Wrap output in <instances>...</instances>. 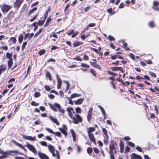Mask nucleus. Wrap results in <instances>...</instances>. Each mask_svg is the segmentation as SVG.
Listing matches in <instances>:
<instances>
[{"label":"nucleus","mask_w":159,"mask_h":159,"mask_svg":"<svg viewBox=\"0 0 159 159\" xmlns=\"http://www.w3.org/2000/svg\"><path fill=\"white\" fill-rule=\"evenodd\" d=\"M49 105L50 108L52 109L53 111H57V110L56 109V107L58 109L59 111L60 112L63 114L65 113V111L63 109H61V106L57 103H55L53 105L49 104Z\"/></svg>","instance_id":"obj_1"},{"label":"nucleus","mask_w":159,"mask_h":159,"mask_svg":"<svg viewBox=\"0 0 159 159\" xmlns=\"http://www.w3.org/2000/svg\"><path fill=\"white\" fill-rule=\"evenodd\" d=\"M117 144L113 140H111L110 141L109 143V151L110 152H113L114 151V152L116 153V152L117 149L116 147Z\"/></svg>","instance_id":"obj_2"},{"label":"nucleus","mask_w":159,"mask_h":159,"mask_svg":"<svg viewBox=\"0 0 159 159\" xmlns=\"http://www.w3.org/2000/svg\"><path fill=\"white\" fill-rule=\"evenodd\" d=\"M75 116H73L71 119L73 120V122L74 124H77L79 122H81L82 120V118L80 115L78 114H76L75 113Z\"/></svg>","instance_id":"obj_3"},{"label":"nucleus","mask_w":159,"mask_h":159,"mask_svg":"<svg viewBox=\"0 0 159 159\" xmlns=\"http://www.w3.org/2000/svg\"><path fill=\"white\" fill-rule=\"evenodd\" d=\"M11 8L10 6L4 4L2 7L1 9L3 13L5 14L10 10Z\"/></svg>","instance_id":"obj_4"},{"label":"nucleus","mask_w":159,"mask_h":159,"mask_svg":"<svg viewBox=\"0 0 159 159\" xmlns=\"http://www.w3.org/2000/svg\"><path fill=\"white\" fill-rule=\"evenodd\" d=\"M24 0H16L14 4V6L15 8L18 9Z\"/></svg>","instance_id":"obj_5"},{"label":"nucleus","mask_w":159,"mask_h":159,"mask_svg":"<svg viewBox=\"0 0 159 159\" xmlns=\"http://www.w3.org/2000/svg\"><path fill=\"white\" fill-rule=\"evenodd\" d=\"M25 146L27 147L33 153H35L37 152V151L33 145L28 144L25 145Z\"/></svg>","instance_id":"obj_6"},{"label":"nucleus","mask_w":159,"mask_h":159,"mask_svg":"<svg viewBox=\"0 0 159 159\" xmlns=\"http://www.w3.org/2000/svg\"><path fill=\"white\" fill-rule=\"evenodd\" d=\"M63 128H59V129L64 134L66 138V136L67 135V132L66 130L67 129L66 126L65 125H63Z\"/></svg>","instance_id":"obj_7"},{"label":"nucleus","mask_w":159,"mask_h":159,"mask_svg":"<svg viewBox=\"0 0 159 159\" xmlns=\"http://www.w3.org/2000/svg\"><path fill=\"white\" fill-rule=\"evenodd\" d=\"M21 135L23 137V138L25 139L32 141L36 140V139L34 137H32L31 136H26L23 134H21Z\"/></svg>","instance_id":"obj_8"},{"label":"nucleus","mask_w":159,"mask_h":159,"mask_svg":"<svg viewBox=\"0 0 159 159\" xmlns=\"http://www.w3.org/2000/svg\"><path fill=\"white\" fill-rule=\"evenodd\" d=\"M92 111L93 108L92 107L88 111V114L87 115V119L89 123H90V120H91L92 118Z\"/></svg>","instance_id":"obj_9"},{"label":"nucleus","mask_w":159,"mask_h":159,"mask_svg":"<svg viewBox=\"0 0 159 159\" xmlns=\"http://www.w3.org/2000/svg\"><path fill=\"white\" fill-rule=\"evenodd\" d=\"M38 155L41 159H48L49 157L45 154L42 153L40 152H38Z\"/></svg>","instance_id":"obj_10"},{"label":"nucleus","mask_w":159,"mask_h":159,"mask_svg":"<svg viewBox=\"0 0 159 159\" xmlns=\"http://www.w3.org/2000/svg\"><path fill=\"white\" fill-rule=\"evenodd\" d=\"M88 135L90 140L93 142L94 144H96V139L93 134H88Z\"/></svg>","instance_id":"obj_11"},{"label":"nucleus","mask_w":159,"mask_h":159,"mask_svg":"<svg viewBox=\"0 0 159 159\" xmlns=\"http://www.w3.org/2000/svg\"><path fill=\"white\" fill-rule=\"evenodd\" d=\"M73 108L71 107H68L67 108V111L68 112V115L71 118H72L73 116V114L71 111H73Z\"/></svg>","instance_id":"obj_12"},{"label":"nucleus","mask_w":159,"mask_h":159,"mask_svg":"<svg viewBox=\"0 0 159 159\" xmlns=\"http://www.w3.org/2000/svg\"><path fill=\"white\" fill-rule=\"evenodd\" d=\"M142 158L141 156L134 153L132 154L131 156V159H142Z\"/></svg>","instance_id":"obj_13"},{"label":"nucleus","mask_w":159,"mask_h":159,"mask_svg":"<svg viewBox=\"0 0 159 159\" xmlns=\"http://www.w3.org/2000/svg\"><path fill=\"white\" fill-rule=\"evenodd\" d=\"M91 65L94 67L98 69L99 70H101V68L99 65L97 64L96 62H92L90 61Z\"/></svg>","instance_id":"obj_14"},{"label":"nucleus","mask_w":159,"mask_h":159,"mask_svg":"<svg viewBox=\"0 0 159 159\" xmlns=\"http://www.w3.org/2000/svg\"><path fill=\"white\" fill-rule=\"evenodd\" d=\"M111 69H112L113 71H117L119 70L122 73L124 72V71L123 70L122 68L121 67H111Z\"/></svg>","instance_id":"obj_15"},{"label":"nucleus","mask_w":159,"mask_h":159,"mask_svg":"<svg viewBox=\"0 0 159 159\" xmlns=\"http://www.w3.org/2000/svg\"><path fill=\"white\" fill-rule=\"evenodd\" d=\"M49 118L53 122L55 123L57 125H59V123L58 122L57 119L50 116H49Z\"/></svg>","instance_id":"obj_16"},{"label":"nucleus","mask_w":159,"mask_h":159,"mask_svg":"<svg viewBox=\"0 0 159 159\" xmlns=\"http://www.w3.org/2000/svg\"><path fill=\"white\" fill-rule=\"evenodd\" d=\"M87 129H88L87 132L88 134H92L91 133L94 131L95 130V128L92 127H90L87 128Z\"/></svg>","instance_id":"obj_17"},{"label":"nucleus","mask_w":159,"mask_h":159,"mask_svg":"<svg viewBox=\"0 0 159 159\" xmlns=\"http://www.w3.org/2000/svg\"><path fill=\"white\" fill-rule=\"evenodd\" d=\"M56 154L54 153V152H51L52 156L54 157H55L56 156L57 159H60V156L59 154V152L58 151L56 150Z\"/></svg>","instance_id":"obj_18"},{"label":"nucleus","mask_w":159,"mask_h":159,"mask_svg":"<svg viewBox=\"0 0 159 159\" xmlns=\"http://www.w3.org/2000/svg\"><path fill=\"white\" fill-rule=\"evenodd\" d=\"M119 146L120 148V152L121 153H122L124 149V145L122 141L121 140H120V142L119 143Z\"/></svg>","instance_id":"obj_19"},{"label":"nucleus","mask_w":159,"mask_h":159,"mask_svg":"<svg viewBox=\"0 0 159 159\" xmlns=\"http://www.w3.org/2000/svg\"><path fill=\"white\" fill-rule=\"evenodd\" d=\"M84 100L83 98H80L76 101H75L74 102V103L75 104H80L83 102Z\"/></svg>","instance_id":"obj_20"},{"label":"nucleus","mask_w":159,"mask_h":159,"mask_svg":"<svg viewBox=\"0 0 159 159\" xmlns=\"http://www.w3.org/2000/svg\"><path fill=\"white\" fill-rule=\"evenodd\" d=\"M103 142L106 145L108 143L109 137L108 136H104Z\"/></svg>","instance_id":"obj_21"},{"label":"nucleus","mask_w":159,"mask_h":159,"mask_svg":"<svg viewBox=\"0 0 159 159\" xmlns=\"http://www.w3.org/2000/svg\"><path fill=\"white\" fill-rule=\"evenodd\" d=\"M52 20V19L51 17H49L47 20L46 22L44 25V27H46L49 24V22Z\"/></svg>","instance_id":"obj_22"},{"label":"nucleus","mask_w":159,"mask_h":159,"mask_svg":"<svg viewBox=\"0 0 159 159\" xmlns=\"http://www.w3.org/2000/svg\"><path fill=\"white\" fill-rule=\"evenodd\" d=\"M48 148L51 153L55 151V148L52 145L49 144L48 146Z\"/></svg>","instance_id":"obj_23"},{"label":"nucleus","mask_w":159,"mask_h":159,"mask_svg":"<svg viewBox=\"0 0 159 159\" xmlns=\"http://www.w3.org/2000/svg\"><path fill=\"white\" fill-rule=\"evenodd\" d=\"M13 142L16 145L18 146L19 147L21 148H22L24 147L22 144L18 143L15 140L13 141Z\"/></svg>","instance_id":"obj_24"},{"label":"nucleus","mask_w":159,"mask_h":159,"mask_svg":"<svg viewBox=\"0 0 159 159\" xmlns=\"http://www.w3.org/2000/svg\"><path fill=\"white\" fill-rule=\"evenodd\" d=\"M81 95L80 94H78L77 93H74L71 94L70 98H72L75 97H80Z\"/></svg>","instance_id":"obj_25"},{"label":"nucleus","mask_w":159,"mask_h":159,"mask_svg":"<svg viewBox=\"0 0 159 159\" xmlns=\"http://www.w3.org/2000/svg\"><path fill=\"white\" fill-rule=\"evenodd\" d=\"M24 37L22 34H20L18 38V42L19 43H21Z\"/></svg>","instance_id":"obj_26"},{"label":"nucleus","mask_w":159,"mask_h":159,"mask_svg":"<svg viewBox=\"0 0 159 159\" xmlns=\"http://www.w3.org/2000/svg\"><path fill=\"white\" fill-rule=\"evenodd\" d=\"M82 43L81 42H75L73 43V46L74 47H76L80 46Z\"/></svg>","instance_id":"obj_27"},{"label":"nucleus","mask_w":159,"mask_h":159,"mask_svg":"<svg viewBox=\"0 0 159 159\" xmlns=\"http://www.w3.org/2000/svg\"><path fill=\"white\" fill-rule=\"evenodd\" d=\"M6 57L8 59H9V60L12 59H11V57H12L11 54L8 52H7L6 53Z\"/></svg>","instance_id":"obj_28"},{"label":"nucleus","mask_w":159,"mask_h":159,"mask_svg":"<svg viewBox=\"0 0 159 159\" xmlns=\"http://www.w3.org/2000/svg\"><path fill=\"white\" fill-rule=\"evenodd\" d=\"M8 66L9 68H11L12 66L13 62H12V59H10L8 61Z\"/></svg>","instance_id":"obj_29"},{"label":"nucleus","mask_w":159,"mask_h":159,"mask_svg":"<svg viewBox=\"0 0 159 159\" xmlns=\"http://www.w3.org/2000/svg\"><path fill=\"white\" fill-rule=\"evenodd\" d=\"M104 134V136H107V131L106 129L105 128H103L102 129Z\"/></svg>","instance_id":"obj_30"},{"label":"nucleus","mask_w":159,"mask_h":159,"mask_svg":"<svg viewBox=\"0 0 159 159\" xmlns=\"http://www.w3.org/2000/svg\"><path fill=\"white\" fill-rule=\"evenodd\" d=\"M42 30H43V29L42 28L40 29L39 30V31L38 32H37L36 33H35V34L34 37H36L38 35H39V34L40 33H41L42 32Z\"/></svg>","instance_id":"obj_31"},{"label":"nucleus","mask_w":159,"mask_h":159,"mask_svg":"<svg viewBox=\"0 0 159 159\" xmlns=\"http://www.w3.org/2000/svg\"><path fill=\"white\" fill-rule=\"evenodd\" d=\"M46 76L47 77L49 78L50 80H52V77L51 74L49 72H47L46 73Z\"/></svg>","instance_id":"obj_32"},{"label":"nucleus","mask_w":159,"mask_h":159,"mask_svg":"<svg viewBox=\"0 0 159 159\" xmlns=\"http://www.w3.org/2000/svg\"><path fill=\"white\" fill-rule=\"evenodd\" d=\"M87 152L88 154H91L93 152V149L92 148L89 147L87 148Z\"/></svg>","instance_id":"obj_33"},{"label":"nucleus","mask_w":159,"mask_h":159,"mask_svg":"<svg viewBox=\"0 0 159 159\" xmlns=\"http://www.w3.org/2000/svg\"><path fill=\"white\" fill-rule=\"evenodd\" d=\"M45 51L44 49H41L39 52V54L40 56H41L45 53Z\"/></svg>","instance_id":"obj_34"},{"label":"nucleus","mask_w":159,"mask_h":159,"mask_svg":"<svg viewBox=\"0 0 159 159\" xmlns=\"http://www.w3.org/2000/svg\"><path fill=\"white\" fill-rule=\"evenodd\" d=\"M37 7H34L32 9L30 10L29 12V14L30 15L31 14L33 13L34 12L37 10Z\"/></svg>","instance_id":"obj_35"},{"label":"nucleus","mask_w":159,"mask_h":159,"mask_svg":"<svg viewBox=\"0 0 159 159\" xmlns=\"http://www.w3.org/2000/svg\"><path fill=\"white\" fill-rule=\"evenodd\" d=\"M75 111L77 113L80 114L81 112V110L80 107H78L75 108Z\"/></svg>","instance_id":"obj_36"},{"label":"nucleus","mask_w":159,"mask_h":159,"mask_svg":"<svg viewBox=\"0 0 159 159\" xmlns=\"http://www.w3.org/2000/svg\"><path fill=\"white\" fill-rule=\"evenodd\" d=\"M127 144L130 146L134 147H135V145L134 143L131 142H127Z\"/></svg>","instance_id":"obj_37"},{"label":"nucleus","mask_w":159,"mask_h":159,"mask_svg":"<svg viewBox=\"0 0 159 159\" xmlns=\"http://www.w3.org/2000/svg\"><path fill=\"white\" fill-rule=\"evenodd\" d=\"M148 25L149 26L152 28L154 27L155 26V25L154 22L152 21H151L148 23Z\"/></svg>","instance_id":"obj_38"},{"label":"nucleus","mask_w":159,"mask_h":159,"mask_svg":"<svg viewBox=\"0 0 159 159\" xmlns=\"http://www.w3.org/2000/svg\"><path fill=\"white\" fill-rule=\"evenodd\" d=\"M27 44V42H24L23 43L21 47L22 50H23L25 48Z\"/></svg>","instance_id":"obj_39"},{"label":"nucleus","mask_w":159,"mask_h":159,"mask_svg":"<svg viewBox=\"0 0 159 159\" xmlns=\"http://www.w3.org/2000/svg\"><path fill=\"white\" fill-rule=\"evenodd\" d=\"M109 153L110 155V157L111 159H115L113 152H109Z\"/></svg>","instance_id":"obj_40"},{"label":"nucleus","mask_w":159,"mask_h":159,"mask_svg":"<svg viewBox=\"0 0 159 159\" xmlns=\"http://www.w3.org/2000/svg\"><path fill=\"white\" fill-rule=\"evenodd\" d=\"M45 129L47 130L48 132L54 134V132L52 129L49 128H46Z\"/></svg>","instance_id":"obj_41"},{"label":"nucleus","mask_w":159,"mask_h":159,"mask_svg":"<svg viewBox=\"0 0 159 159\" xmlns=\"http://www.w3.org/2000/svg\"><path fill=\"white\" fill-rule=\"evenodd\" d=\"M107 73L109 75L114 76H116L117 75V74L116 73L112 72L110 71H108Z\"/></svg>","instance_id":"obj_42"},{"label":"nucleus","mask_w":159,"mask_h":159,"mask_svg":"<svg viewBox=\"0 0 159 159\" xmlns=\"http://www.w3.org/2000/svg\"><path fill=\"white\" fill-rule=\"evenodd\" d=\"M40 93L38 92H36L34 94V96L35 98H37L40 96Z\"/></svg>","instance_id":"obj_43"},{"label":"nucleus","mask_w":159,"mask_h":159,"mask_svg":"<svg viewBox=\"0 0 159 159\" xmlns=\"http://www.w3.org/2000/svg\"><path fill=\"white\" fill-rule=\"evenodd\" d=\"M31 104L32 106H37L39 105V103H36L35 101H33L31 102Z\"/></svg>","instance_id":"obj_44"},{"label":"nucleus","mask_w":159,"mask_h":159,"mask_svg":"<svg viewBox=\"0 0 159 159\" xmlns=\"http://www.w3.org/2000/svg\"><path fill=\"white\" fill-rule=\"evenodd\" d=\"M40 144L43 146L47 147V143L45 141H41L40 143Z\"/></svg>","instance_id":"obj_45"},{"label":"nucleus","mask_w":159,"mask_h":159,"mask_svg":"<svg viewBox=\"0 0 159 159\" xmlns=\"http://www.w3.org/2000/svg\"><path fill=\"white\" fill-rule=\"evenodd\" d=\"M54 134H55V135L59 137H61V133L59 132H54Z\"/></svg>","instance_id":"obj_46"},{"label":"nucleus","mask_w":159,"mask_h":159,"mask_svg":"<svg viewBox=\"0 0 159 159\" xmlns=\"http://www.w3.org/2000/svg\"><path fill=\"white\" fill-rule=\"evenodd\" d=\"M159 5V2L157 1H154L153 2V6H158Z\"/></svg>","instance_id":"obj_47"},{"label":"nucleus","mask_w":159,"mask_h":159,"mask_svg":"<svg viewBox=\"0 0 159 159\" xmlns=\"http://www.w3.org/2000/svg\"><path fill=\"white\" fill-rule=\"evenodd\" d=\"M81 66L83 67H87V68H89V66L87 65L86 64L83 63H81Z\"/></svg>","instance_id":"obj_48"},{"label":"nucleus","mask_w":159,"mask_h":159,"mask_svg":"<svg viewBox=\"0 0 159 159\" xmlns=\"http://www.w3.org/2000/svg\"><path fill=\"white\" fill-rule=\"evenodd\" d=\"M44 88L45 89V90L47 91H49L51 89V88L48 85H45L44 86Z\"/></svg>","instance_id":"obj_49"},{"label":"nucleus","mask_w":159,"mask_h":159,"mask_svg":"<svg viewBox=\"0 0 159 159\" xmlns=\"http://www.w3.org/2000/svg\"><path fill=\"white\" fill-rule=\"evenodd\" d=\"M149 73L151 76L155 78L156 76V74L152 72H149Z\"/></svg>","instance_id":"obj_50"},{"label":"nucleus","mask_w":159,"mask_h":159,"mask_svg":"<svg viewBox=\"0 0 159 159\" xmlns=\"http://www.w3.org/2000/svg\"><path fill=\"white\" fill-rule=\"evenodd\" d=\"M74 32V30H71L69 32L67 33V34L68 35H70L72 34Z\"/></svg>","instance_id":"obj_51"},{"label":"nucleus","mask_w":159,"mask_h":159,"mask_svg":"<svg viewBox=\"0 0 159 159\" xmlns=\"http://www.w3.org/2000/svg\"><path fill=\"white\" fill-rule=\"evenodd\" d=\"M6 68L5 66H1L0 68V70L2 71H4L6 70Z\"/></svg>","instance_id":"obj_52"},{"label":"nucleus","mask_w":159,"mask_h":159,"mask_svg":"<svg viewBox=\"0 0 159 159\" xmlns=\"http://www.w3.org/2000/svg\"><path fill=\"white\" fill-rule=\"evenodd\" d=\"M70 131L71 133V134L72 137L76 135L75 131L73 129H70Z\"/></svg>","instance_id":"obj_53"},{"label":"nucleus","mask_w":159,"mask_h":159,"mask_svg":"<svg viewBox=\"0 0 159 159\" xmlns=\"http://www.w3.org/2000/svg\"><path fill=\"white\" fill-rule=\"evenodd\" d=\"M152 8L155 10H156L157 11H159V8L158 6H152Z\"/></svg>","instance_id":"obj_54"},{"label":"nucleus","mask_w":159,"mask_h":159,"mask_svg":"<svg viewBox=\"0 0 159 159\" xmlns=\"http://www.w3.org/2000/svg\"><path fill=\"white\" fill-rule=\"evenodd\" d=\"M10 39L11 40V41L13 43H16V39L15 37H11L10 38Z\"/></svg>","instance_id":"obj_55"},{"label":"nucleus","mask_w":159,"mask_h":159,"mask_svg":"<svg viewBox=\"0 0 159 159\" xmlns=\"http://www.w3.org/2000/svg\"><path fill=\"white\" fill-rule=\"evenodd\" d=\"M90 71L93 75L96 76V75L95 74L96 72L95 70H94L93 69H92L90 70Z\"/></svg>","instance_id":"obj_56"},{"label":"nucleus","mask_w":159,"mask_h":159,"mask_svg":"<svg viewBox=\"0 0 159 159\" xmlns=\"http://www.w3.org/2000/svg\"><path fill=\"white\" fill-rule=\"evenodd\" d=\"M93 151H94V152L95 153H98L99 151V150L97 148H95V147L93 148Z\"/></svg>","instance_id":"obj_57"},{"label":"nucleus","mask_w":159,"mask_h":159,"mask_svg":"<svg viewBox=\"0 0 159 159\" xmlns=\"http://www.w3.org/2000/svg\"><path fill=\"white\" fill-rule=\"evenodd\" d=\"M73 59L78 61H82V60L81 59V58L78 57L73 58Z\"/></svg>","instance_id":"obj_58"},{"label":"nucleus","mask_w":159,"mask_h":159,"mask_svg":"<svg viewBox=\"0 0 159 159\" xmlns=\"http://www.w3.org/2000/svg\"><path fill=\"white\" fill-rule=\"evenodd\" d=\"M108 38L110 41H111L112 40L114 41L115 40V38L111 36H109Z\"/></svg>","instance_id":"obj_59"},{"label":"nucleus","mask_w":159,"mask_h":159,"mask_svg":"<svg viewBox=\"0 0 159 159\" xmlns=\"http://www.w3.org/2000/svg\"><path fill=\"white\" fill-rule=\"evenodd\" d=\"M0 154L4 155H7V153L6 152H3L2 150L0 149Z\"/></svg>","instance_id":"obj_60"},{"label":"nucleus","mask_w":159,"mask_h":159,"mask_svg":"<svg viewBox=\"0 0 159 159\" xmlns=\"http://www.w3.org/2000/svg\"><path fill=\"white\" fill-rule=\"evenodd\" d=\"M38 15V14L36 15V16H34L32 19L30 20V22H33L34 21Z\"/></svg>","instance_id":"obj_61"},{"label":"nucleus","mask_w":159,"mask_h":159,"mask_svg":"<svg viewBox=\"0 0 159 159\" xmlns=\"http://www.w3.org/2000/svg\"><path fill=\"white\" fill-rule=\"evenodd\" d=\"M136 149L138 151L140 152H142V150L141 148L140 147H139L137 146L136 147Z\"/></svg>","instance_id":"obj_62"},{"label":"nucleus","mask_w":159,"mask_h":159,"mask_svg":"<svg viewBox=\"0 0 159 159\" xmlns=\"http://www.w3.org/2000/svg\"><path fill=\"white\" fill-rule=\"evenodd\" d=\"M83 59L84 60H88L89 57L87 56L84 55Z\"/></svg>","instance_id":"obj_63"},{"label":"nucleus","mask_w":159,"mask_h":159,"mask_svg":"<svg viewBox=\"0 0 159 159\" xmlns=\"http://www.w3.org/2000/svg\"><path fill=\"white\" fill-rule=\"evenodd\" d=\"M34 123L36 125H39L41 124V122L39 120H37L34 122Z\"/></svg>","instance_id":"obj_64"}]
</instances>
